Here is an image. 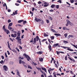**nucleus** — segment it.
<instances>
[{"label": "nucleus", "instance_id": "nucleus-59", "mask_svg": "<svg viewBox=\"0 0 77 77\" xmlns=\"http://www.w3.org/2000/svg\"><path fill=\"white\" fill-rule=\"evenodd\" d=\"M66 27H64L63 28V30H66Z\"/></svg>", "mask_w": 77, "mask_h": 77}, {"label": "nucleus", "instance_id": "nucleus-31", "mask_svg": "<svg viewBox=\"0 0 77 77\" xmlns=\"http://www.w3.org/2000/svg\"><path fill=\"white\" fill-rule=\"evenodd\" d=\"M49 20H53V19L52 18V17H48Z\"/></svg>", "mask_w": 77, "mask_h": 77}, {"label": "nucleus", "instance_id": "nucleus-29", "mask_svg": "<svg viewBox=\"0 0 77 77\" xmlns=\"http://www.w3.org/2000/svg\"><path fill=\"white\" fill-rule=\"evenodd\" d=\"M8 29H9V30H11L12 29V27H10L9 26H8Z\"/></svg>", "mask_w": 77, "mask_h": 77}, {"label": "nucleus", "instance_id": "nucleus-45", "mask_svg": "<svg viewBox=\"0 0 77 77\" xmlns=\"http://www.w3.org/2000/svg\"><path fill=\"white\" fill-rule=\"evenodd\" d=\"M59 7V5H57L56 6V8L57 9H58Z\"/></svg>", "mask_w": 77, "mask_h": 77}, {"label": "nucleus", "instance_id": "nucleus-24", "mask_svg": "<svg viewBox=\"0 0 77 77\" xmlns=\"http://www.w3.org/2000/svg\"><path fill=\"white\" fill-rule=\"evenodd\" d=\"M69 24L70 26H73V25H74L73 23H71V22L69 23Z\"/></svg>", "mask_w": 77, "mask_h": 77}, {"label": "nucleus", "instance_id": "nucleus-33", "mask_svg": "<svg viewBox=\"0 0 77 77\" xmlns=\"http://www.w3.org/2000/svg\"><path fill=\"white\" fill-rule=\"evenodd\" d=\"M19 26V27H21V25H20V24H17L16 25V26Z\"/></svg>", "mask_w": 77, "mask_h": 77}, {"label": "nucleus", "instance_id": "nucleus-7", "mask_svg": "<svg viewBox=\"0 0 77 77\" xmlns=\"http://www.w3.org/2000/svg\"><path fill=\"white\" fill-rule=\"evenodd\" d=\"M19 63L20 64H21V63H23V64H24V63H24V61L21 60H19Z\"/></svg>", "mask_w": 77, "mask_h": 77}, {"label": "nucleus", "instance_id": "nucleus-28", "mask_svg": "<svg viewBox=\"0 0 77 77\" xmlns=\"http://www.w3.org/2000/svg\"><path fill=\"white\" fill-rule=\"evenodd\" d=\"M50 38L51 39H54V36H52L50 37Z\"/></svg>", "mask_w": 77, "mask_h": 77}, {"label": "nucleus", "instance_id": "nucleus-3", "mask_svg": "<svg viewBox=\"0 0 77 77\" xmlns=\"http://www.w3.org/2000/svg\"><path fill=\"white\" fill-rule=\"evenodd\" d=\"M24 56L25 57H26L28 61H29V60H30V57H29V56L26 54H24Z\"/></svg>", "mask_w": 77, "mask_h": 77}, {"label": "nucleus", "instance_id": "nucleus-48", "mask_svg": "<svg viewBox=\"0 0 77 77\" xmlns=\"http://www.w3.org/2000/svg\"><path fill=\"white\" fill-rule=\"evenodd\" d=\"M47 23H48L50 22V21L49 20H46Z\"/></svg>", "mask_w": 77, "mask_h": 77}, {"label": "nucleus", "instance_id": "nucleus-54", "mask_svg": "<svg viewBox=\"0 0 77 77\" xmlns=\"http://www.w3.org/2000/svg\"><path fill=\"white\" fill-rule=\"evenodd\" d=\"M19 59H23L24 57H23L21 58V57H19Z\"/></svg>", "mask_w": 77, "mask_h": 77}, {"label": "nucleus", "instance_id": "nucleus-27", "mask_svg": "<svg viewBox=\"0 0 77 77\" xmlns=\"http://www.w3.org/2000/svg\"><path fill=\"white\" fill-rule=\"evenodd\" d=\"M28 68H29V69H32V67L30 66V65H28Z\"/></svg>", "mask_w": 77, "mask_h": 77}, {"label": "nucleus", "instance_id": "nucleus-12", "mask_svg": "<svg viewBox=\"0 0 77 77\" xmlns=\"http://www.w3.org/2000/svg\"><path fill=\"white\" fill-rule=\"evenodd\" d=\"M51 8H55L56 7V5H52L51 6Z\"/></svg>", "mask_w": 77, "mask_h": 77}, {"label": "nucleus", "instance_id": "nucleus-14", "mask_svg": "<svg viewBox=\"0 0 77 77\" xmlns=\"http://www.w3.org/2000/svg\"><path fill=\"white\" fill-rule=\"evenodd\" d=\"M37 54H41L42 53V51H39L37 52Z\"/></svg>", "mask_w": 77, "mask_h": 77}, {"label": "nucleus", "instance_id": "nucleus-11", "mask_svg": "<svg viewBox=\"0 0 77 77\" xmlns=\"http://www.w3.org/2000/svg\"><path fill=\"white\" fill-rule=\"evenodd\" d=\"M49 44V45H50L48 47L50 51H51V45H50V44Z\"/></svg>", "mask_w": 77, "mask_h": 77}, {"label": "nucleus", "instance_id": "nucleus-44", "mask_svg": "<svg viewBox=\"0 0 77 77\" xmlns=\"http://www.w3.org/2000/svg\"><path fill=\"white\" fill-rule=\"evenodd\" d=\"M36 68L37 69H38V70H40V71L41 70V68H38L37 67H36Z\"/></svg>", "mask_w": 77, "mask_h": 77}, {"label": "nucleus", "instance_id": "nucleus-47", "mask_svg": "<svg viewBox=\"0 0 77 77\" xmlns=\"http://www.w3.org/2000/svg\"><path fill=\"white\" fill-rule=\"evenodd\" d=\"M11 36L12 37H13V38H15V36H14V35L13 34H12L11 35Z\"/></svg>", "mask_w": 77, "mask_h": 77}, {"label": "nucleus", "instance_id": "nucleus-51", "mask_svg": "<svg viewBox=\"0 0 77 77\" xmlns=\"http://www.w3.org/2000/svg\"><path fill=\"white\" fill-rule=\"evenodd\" d=\"M7 52L8 53V55H9L10 54V53H9V51H7Z\"/></svg>", "mask_w": 77, "mask_h": 77}, {"label": "nucleus", "instance_id": "nucleus-55", "mask_svg": "<svg viewBox=\"0 0 77 77\" xmlns=\"http://www.w3.org/2000/svg\"><path fill=\"white\" fill-rule=\"evenodd\" d=\"M10 40H11V41H12V42H13V41H14L11 38H10Z\"/></svg>", "mask_w": 77, "mask_h": 77}, {"label": "nucleus", "instance_id": "nucleus-56", "mask_svg": "<svg viewBox=\"0 0 77 77\" xmlns=\"http://www.w3.org/2000/svg\"><path fill=\"white\" fill-rule=\"evenodd\" d=\"M60 53H62V54H65V53H64L63 52L60 51Z\"/></svg>", "mask_w": 77, "mask_h": 77}, {"label": "nucleus", "instance_id": "nucleus-62", "mask_svg": "<svg viewBox=\"0 0 77 77\" xmlns=\"http://www.w3.org/2000/svg\"><path fill=\"white\" fill-rule=\"evenodd\" d=\"M33 64H34V65H37V64L35 63H33Z\"/></svg>", "mask_w": 77, "mask_h": 77}, {"label": "nucleus", "instance_id": "nucleus-52", "mask_svg": "<svg viewBox=\"0 0 77 77\" xmlns=\"http://www.w3.org/2000/svg\"><path fill=\"white\" fill-rule=\"evenodd\" d=\"M1 57L2 58V59H5V58L4 57V56H3L2 55L1 56Z\"/></svg>", "mask_w": 77, "mask_h": 77}, {"label": "nucleus", "instance_id": "nucleus-40", "mask_svg": "<svg viewBox=\"0 0 77 77\" xmlns=\"http://www.w3.org/2000/svg\"><path fill=\"white\" fill-rule=\"evenodd\" d=\"M26 21H23V24H25L26 23Z\"/></svg>", "mask_w": 77, "mask_h": 77}, {"label": "nucleus", "instance_id": "nucleus-4", "mask_svg": "<svg viewBox=\"0 0 77 77\" xmlns=\"http://www.w3.org/2000/svg\"><path fill=\"white\" fill-rule=\"evenodd\" d=\"M16 39L17 40V42L19 43L20 44H21V39L20 38H16Z\"/></svg>", "mask_w": 77, "mask_h": 77}, {"label": "nucleus", "instance_id": "nucleus-20", "mask_svg": "<svg viewBox=\"0 0 77 77\" xmlns=\"http://www.w3.org/2000/svg\"><path fill=\"white\" fill-rule=\"evenodd\" d=\"M66 22L67 23L69 24L71 22H70V21H69V20L68 19H67L66 20Z\"/></svg>", "mask_w": 77, "mask_h": 77}, {"label": "nucleus", "instance_id": "nucleus-35", "mask_svg": "<svg viewBox=\"0 0 77 77\" xmlns=\"http://www.w3.org/2000/svg\"><path fill=\"white\" fill-rule=\"evenodd\" d=\"M57 2H58L59 3H62V1H61V0H59Z\"/></svg>", "mask_w": 77, "mask_h": 77}, {"label": "nucleus", "instance_id": "nucleus-16", "mask_svg": "<svg viewBox=\"0 0 77 77\" xmlns=\"http://www.w3.org/2000/svg\"><path fill=\"white\" fill-rule=\"evenodd\" d=\"M39 60L41 62H42V61H43V58H40Z\"/></svg>", "mask_w": 77, "mask_h": 77}, {"label": "nucleus", "instance_id": "nucleus-46", "mask_svg": "<svg viewBox=\"0 0 77 77\" xmlns=\"http://www.w3.org/2000/svg\"><path fill=\"white\" fill-rule=\"evenodd\" d=\"M56 52L57 54H60V53H60V51H57Z\"/></svg>", "mask_w": 77, "mask_h": 77}, {"label": "nucleus", "instance_id": "nucleus-22", "mask_svg": "<svg viewBox=\"0 0 77 77\" xmlns=\"http://www.w3.org/2000/svg\"><path fill=\"white\" fill-rule=\"evenodd\" d=\"M13 24L12 23H10L9 24V25H8V26H12V25Z\"/></svg>", "mask_w": 77, "mask_h": 77}, {"label": "nucleus", "instance_id": "nucleus-42", "mask_svg": "<svg viewBox=\"0 0 77 77\" xmlns=\"http://www.w3.org/2000/svg\"><path fill=\"white\" fill-rule=\"evenodd\" d=\"M48 6V4H47L46 5H44V7H47V6Z\"/></svg>", "mask_w": 77, "mask_h": 77}, {"label": "nucleus", "instance_id": "nucleus-32", "mask_svg": "<svg viewBox=\"0 0 77 77\" xmlns=\"http://www.w3.org/2000/svg\"><path fill=\"white\" fill-rule=\"evenodd\" d=\"M74 1L73 0H70V2L71 3H73Z\"/></svg>", "mask_w": 77, "mask_h": 77}, {"label": "nucleus", "instance_id": "nucleus-5", "mask_svg": "<svg viewBox=\"0 0 77 77\" xmlns=\"http://www.w3.org/2000/svg\"><path fill=\"white\" fill-rule=\"evenodd\" d=\"M63 48H68L67 49V50H69V51H74L73 50L70 49L68 47L63 46Z\"/></svg>", "mask_w": 77, "mask_h": 77}, {"label": "nucleus", "instance_id": "nucleus-60", "mask_svg": "<svg viewBox=\"0 0 77 77\" xmlns=\"http://www.w3.org/2000/svg\"><path fill=\"white\" fill-rule=\"evenodd\" d=\"M23 66H24V67L25 68H27V66H26V65H24V63L23 64Z\"/></svg>", "mask_w": 77, "mask_h": 77}, {"label": "nucleus", "instance_id": "nucleus-23", "mask_svg": "<svg viewBox=\"0 0 77 77\" xmlns=\"http://www.w3.org/2000/svg\"><path fill=\"white\" fill-rule=\"evenodd\" d=\"M51 31H53V32H54L55 33H57V32H56V31H55V30L53 29H51Z\"/></svg>", "mask_w": 77, "mask_h": 77}, {"label": "nucleus", "instance_id": "nucleus-17", "mask_svg": "<svg viewBox=\"0 0 77 77\" xmlns=\"http://www.w3.org/2000/svg\"><path fill=\"white\" fill-rule=\"evenodd\" d=\"M58 45H59V44L58 43L55 44L53 45V47H57V46Z\"/></svg>", "mask_w": 77, "mask_h": 77}, {"label": "nucleus", "instance_id": "nucleus-15", "mask_svg": "<svg viewBox=\"0 0 77 77\" xmlns=\"http://www.w3.org/2000/svg\"><path fill=\"white\" fill-rule=\"evenodd\" d=\"M2 29L3 30H4V31H5V30L6 29H5V25H4L3 26Z\"/></svg>", "mask_w": 77, "mask_h": 77}, {"label": "nucleus", "instance_id": "nucleus-50", "mask_svg": "<svg viewBox=\"0 0 77 77\" xmlns=\"http://www.w3.org/2000/svg\"><path fill=\"white\" fill-rule=\"evenodd\" d=\"M17 11H18L17 10L15 11V14H18V13H17Z\"/></svg>", "mask_w": 77, "mask_h": 77}, {"label": "nucleus", "instance_id": "nucleus-63", "mask_svg": "<svg viewBox=\"0 0 77 77\" xmlns=\"http://www.w3.org/2000/svg\"><path fill=\"white\" fill-rule=\"evenodd\" d=\"M11 74H13V75H15V73H14L13 71L11 72Z\"/></svg>", "mask_w": 77, "mask_h": 77}, {"label": "nucleus", "instance_id": "nucleus-61", "mask_svg": "<svg viewBox=\"0 0 77 77\" xmlns=\"http://www.w3.org/2000/svg\"><path fill=\"white\" fill-rule=\"evenodd\" d=\"M46 40H47V39H44L43 40H42V42H44V41H46Z\"/></svg>", "mask_w": 77, "mask_h": 77}, {"label": "nucleus", "instance_id": "nucleus-18", "mask_svg": "<svg viewBox=\"0 0 77 77\" xmlns=\"http://www.w3.org/2000/svg\"><path fill=\"white\" fill-rule=\"evenodd\" d=\"M23 21L24 20H20L18 21V23H21L22 22H23Z\"/></svg>", "mask_w": 77, "mask_h": 77}, {"label": "nucleus", "instance_id": "nucleus-64", "mask_svg": "<svg viewBox=\"0 0 77 77\" xmlns=\"http://www.w3.org/2000/svg\"><path fill=\"white\" fill-rule=\"evenodd\" d=\"M15 5H16V6H19V5H19L18 4H17V3H16L15 4Z\"/></svg>", "mask_w": 77, "mask_h": 77}, {"label": "nucleus", "instance_id": "nucleus-26", "mask_svg": "<svg viewBox=\"0 0 77 77\" xmlns=\"http://www.w3.org/2000/svg\"><path fill=\"white\" fill-rule=\"evenodd\" d=\"M3 63H4L5 62H3V60H2L0 62V63H1V64H3Z\"/></svg>", "mask_w": 77, "mask_h": 77}, {"label": "nucleus", "instance_id": "nucleus-38", "mask_svg": "<svg viewBox=\"0 0 77 77\" xmlns=\"http://www.w3.org/2000/svg\"><path fill=\"white\" fill-rule=\"evenodd\" d=\"M17 75H20V72H18V70H17Z\"/></svg>", "mask_w": 77, "mask_h": 77}, {"label": "nucleus", "instance_id": "nucleus-39", "mask_svg": "<svg viewBox=\"0 0 77 77\" xmlns=\"http://www.w3.org/2000/svg\"><path fill=\"white\" fill-rule=\"evenodd\" d=\"M64 36H65V38H66V36H67V33H65L64 34Z\"/></svg>", "mask_w": 77, "mask_h": 77}, {"label": "nucleus", "instance_id": "nucleus-19", "mask_svg": "<svg viewBox=\"0 0 77 77\" xmlns=\"http://www.w3.org/2000/svg\"><path fill=\"white\" fill-rule=\"evenodd\" d=\"M40 21H41L40 22H41L42 24H44V21H43V20H40Z\"/></svg>", "mask_w": 77, "mask_h": 77}, {"label": "nucleus", "instance_id": "nucleus-10", "mask_svg": "<svg viewBox=\"0 0 77 77\" xmlns=\"http://www.w3.org/2000/svg\"><path fill=\"white\" fill-rule=\"evenodd\" d=\"M54 35H55V36H61V35L59 33H55Z\"/></svg>", "mask_w": 77, "mask_h": 77}, {"label": "nucleus", "instance_id": "nucleus-2", "mask_svg": "<svg viewBox=\"0 0 77 77\" xmlns=\"http://www.w3.org/2000/svg\"><path fill=\"white\" fill-rule=\"evenodd\" d=\"M21 34V32L20 31H18L17 32V36L16 39H18V38H20V35Z\"/></svg>", "mask_w": 77, "mask_h": 77}, {"label": "nucleus", "instance_id": "nucleus-30", "mask_svg": "<svg viewBox=\"0 0 77 77\" xmlns=\"http://www.w3.org/2000/svg\"><path fill=\"white\" fill-rule=\"evenodd\" d=\"M44 36L45 37L48 36V35H47V34H46L45 33H44Z\"/></svg>", "mask_w": 77, "mask_h": 77}, {"label": "nucleus", "instance_id": "nucleus-21", "mask_svg": "<svg viewBox=\"0 0 77 77\" xmlns=\"http://www.w3.org/2000/svg\"><path fill=\"white\" fill-rule=\"evenodd\" d=\"M71 45H72V46H73L74 47H75V48H77V45L75 46V45H73L72 44H71Z\"/></svg>", "mask_w": 77, "mask_h": 77}, {"label": "nucleus", "instance_id": "nucleus-25", "mask_svg": "<svg viewBox=\"0 0 77 77\" xmlns=\"http://www.w3.org/2000/svg\"><path fill=\"white\" fill-rule=\"evenodd\" d=\"M51 70L52 69L51 68H49V69L48 70V71L49 74H50V71H51Z\"/></svg>", "mask_w": 77, "mask_h": 77}, {"label": "nucleus", "instance_id": "nucleus-43", "mask_svg": "<svg viewBox=\"0 0 77 77\" xmlns=\"http://www.w3.org/2000/svg\"><path fill=\"white\" fill-rule=\"evenodd\" d=\"M64 42V43H65L66 44H67V43H68V42L67 41H63Z\"/></svg>", "mask_w": 77, "mask_h": 77}, {"label": "nucleus", "instance_id": "nucleus-41", "mask_svg": "<svg viewBox=\"0 0 77 77\" xmlns=\"http://www.w3.org/2000/svg\"><path fill=\"white\" fill-rule=\"evenodd\" d=\"M11 20L9 19L8 20V23H11Z\"/></svg>", "mask_w": 77, "mask_h": 77}, {"label": "nucleus", "instance_id": "nucleus-57", "mask_svg": "<svg viewBox=\"0 0 77 77\" xmlns=\"http://www.w3.org/2000/svg\"><path fill=\"white\" fill-rule=\"evenodd\" d=\"M8 12H10L11 11V10L10 9H8Z\"/></svg>", "mask_w": 77, "mask_h": 77}, {"label": "nucleus", "instance_id": "nucleus-13", "mask_svg": "<svg viewBox=\"0 0 77 77\" xmlns=\"http://www.w3.org/2000/svg\"><path fill=\"white\" fill-rule=\"evenodd\" d=\"M42 70H44V71H45V72H47V69H45V68H42Z\"/></svg>", "mask_w": 77, "mask_h": 77}, {"label": "nucleus", "instance_id": "nucleus-49", "mask_svg": "<svg viewBox=\"0 0 77 77\" xmlns=\"http://www.w3.org/2000/svg\"><path fill=\"white\" fill-rule=\"evenodd\" d=\"M16 49L18 51V52H20V50H19V49H18V48H16Z\"/></svg>", "mask_w": 77, "mask_h": 77}, {"label": "nucleus", "instance_id": "nucleus-36", "mask_svg": "<svg viewBox=\"0 0 77 77\" xmlns=\"http://www.w3.org/2000/svg\"><path fill=\"white\" fill-rule=\"evenodd\" d=\"M69 37H70V38L71 37L72 38H73V37H74V36L72 35H69Z\"/></svg>", "mask_w": 77, "mask_h": 77}, {"label": "nucleus", "instance_id": "nucleus-58", "mask_svg": "<svg viewBox=\"0 0 77 77\" xmlns=\"http://www.w3.org/2000/svg\"><path fill=\"white\" fill-rule=\"evenodd\" d=\"M17 2H18V3H21V1L20 0L17 1Z\"/></svg>", "mask_w": 77, "mask_h": 77}, {"label": "nucleus", "instance_id": "nucleus-6", "mask_svg": "<svg viewBox=\"0 0 77 77\" xmlns=\"http://www.w3.org/2000/svg\"><path fill=\"white\" fill-rule=\"evenodd\" d=\"M3 67L5 71H7L8 69V68L7 67V66H6L5 65H4V66H3Z\"/></svg>", "mask_w": 77, "mask_h": 77}, {"label": "nucleus", "instance_id": "nucleus-53", "mask_svg": "<svg viewBox=\"0 0 77 77\" xmlns=\"http://www.w3.org/2000/svg\"><path fill=\"white\" fill-rule=\"evenodd\" d=\"M14 38H15L16 37H17V35L16 34H14Z\"/></svg>", "mask_w": 77, "mask_h": 77}, {"label": "nucleus", "instance_id": "nucleus-37", "mask_svg": "<svg viewBox=\"0 0 77 77\" xmlns=\"http://www.w3.org/2000/svg\"><path fill=\"white\" fill-rule=\"evenodd\" d=\"M5 55L6 57H8V55H7V53L6 52L5 53Z\"/></svg>", "mask_w": 77, "mask_h": 77}, {"label": "nucleus", "instance_id": "nucleus-9", "mask_svg": "<svg viewBox=\"0 0 77 77\" xmlns=\"http://www.w3.org/2000/svg\"><path fill=\"white\" fill-rule=\"evenodd\" d=\"M4 31H5V32H6V33H7V35H8V34H9V32H10L9 31V30H8V29H6V30H5Z\"/></svg>", "mask_w": 77, "mask_h": 77}, {"label": "nucleus", "instance_id": "nucleus-8", "mask_svg": "<svg viewBox=\"0 0 77 77\" xmlns=\"http://www.w3.org/2000/svg\"><path fill=\"white\" fill-rule=\"evenodd\" d=\"M35 21H37V22H39V21H40V20H41L39 19L38 18H36V17H35Z\"/></svg>", "mask_w": 77, "mask_h": 77}, {"label": "nucleus", "instance_id": "nucleus-1", "mask_svg": "<svg viewBox=\"0 0 77 77\" xmlns=\"http://www.w3.org/2000/svg\"><path fill=\"white\" fill-rule=\"evenodd\" d=\"M39 40V37H38V36H37L35 38H34V43H35V44L36 42V41H38Z\"/></svg>", "mask_w": 77, "mask_h": 77}, {"label": "nucleus", "instance_id": "nucleus-34", "mask_svg": "<svg viewBox=\"0 0 77 77\" xmlns=\"http://www.w3.org/2000/svg\"><path fill=\"white\" fill-rule=\"evenodd\" d=\"M8 47L9 48L10 50H11V48L10 47V45H9V44H8Z\"/></svg>", "mask_w": 77, "mask_h": 77}]
</instances>
